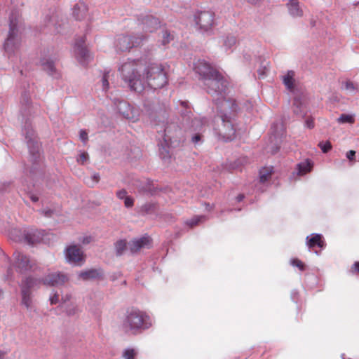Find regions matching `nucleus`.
I'll return each instance as SVG.
<instances>
[{
    "label": "nucleus",
    "mask_w": 359,
    "mask_h": 359,
    "mask_svg": "<svg viewBox=\"0 0 359 359\" xmlns=\"http://www.w3.org/2000/svg\"><path fill=\"white\" fill-rule=\"evenodd\" d=\"M118 70L130 89L137 93H142L146 86L161 88L168 81L164 67L158 63L146 65L142 60H128Z\"/></svg>",
    "instance_id": "obj_1"
},
{
    "label": "nucleus",
    "mask_w": 359,
    "mask_h": 359,
    "mask_svg": "<svg viewBox=\"0 0 359 359\" xmlns=\"http://www.w3.org/2000/svg\"><path fill=\"white\" fill-rule=\"evenodd\" d=\"M217 128L215 129L217 135L224 140H232L236 137V129L232 118L228 114L229 111H235L236 105L222 97L221 100L217 103Z\"/></svg>",
    "instance_id": "obj_2"
},
{
    "label": "nucleus",
    "mask_w": 359,
    "mask_h": 359,
    "mask_svg": "<svg viewBox=\"0 0 359 359\" xmlns=\"http://www.w3.org/2000/svg\"><path fill=\"white\" fill-rule=\"evenodd\" d=\"M151 320L144 312L137 309H128L122 320V329L126 333L136 334L151 326Z\"/></svg>",
    "instance_id": "obj_3"
},
{
    "label": "nucleus",
    "mask_w": 359,
    "mask_h": 359,
    "mask_svg": "<svg viewBox=\"0 0 359 359\" xmlns=\"http://www.w3.org/2000/svg\"><path fill=\"white\" fill-rule=\"evenodd\" d=\"M9 20V33L4 43V48L8 55L18 50L21 43V27L18 26L17 15L13 13Z\"/></svg>",
    "instance_id": "obj_4"
},
{
    "label": "nucleus",
    "mask_w": 359,
    "mask_h": 359,
    "mask_svg": "<svg viewBox=\"0 0 359 359\" xmlns=\"http://www.w3.org/2000/svg\"><path fill=\"white\" fill-rule=\"evenodd\" d=\"M203 81L209 94L222 95L227 87V81L224 76L217 71L214 74Z\"/></svg>",
    "instance_id": "obj_5"
},
{
    "label": "nucleus",
    "mask_w": 359,
    "mask_h": 359,
    "mask_svg": "<svg viewBox=\"0 0 359 359\" xmlns=\"http://www.w3.org/2000/svg\"><path fill=\"white\" fill-rule=\"evenodd\" d=\"M147 39V35L125 36L121 35L117 37L115 46L118 50L126 51L133 47L141 46Z\"/></svg>",
    "instance_id": "obj_6"
},
{
    "label": "nucleus",
    "mask_w": 359,
    "mask_h": 359,
    "mask_svg": "<svg viewBox=\"0 0 359 359\" xmlns=\"http://www.w3.org/2000/svg\"><path fill=\"white\" fill-rule=\"evenodd\" d=\"M86 37L80 36L75 41L73 48V54L76 60L82 65L89 63L93 56L85 45Z\"/></svg>",
    "instance_id": "obj_7"
},
{
    "label": "nucleus",
    "mask_w": 359,
    "mask_h": 359,
    "mask_svg": "<svg viewBox=\"0 0 359 359\" xmlns=\"http://www.w3.org/2000/svg\"><path fill=\"white\" fill-rule=\"evenodd\" d=\"M161 26V21L158 18L152 15H146L138 20L139 31H143L145 34L141 35H147V33H152L156 31ZM138 35V34H137Z\"/></svg>",
    "instance_id": "obj_8"
},
{
    "label": "nucleus",
    "mask_w": 359,
    "mask_h": 359,
    "mask_svg": "<svg viewBox=\"0 0 359 359\" xmlns=\"http://www.w3.org/2000/svg\"><path fill=\"white\" fill-rule=\"evenodd\" d=\"M118 112L126 119L135 122L139 120L140 116V110L139 108L132 106L128 102L121 100L117 104Z\"/></svg>",
    "instance_id": "obj_9"
},
{
    "label": "nucleus",
    "mask_w": 359,
    "mask_h": 359,
    "mask_svg": "<svg viewBox=\"0 0 359 359\" xmlns=\"http://www.w3.org/2000/svg\"><path fill=\"white\" fill-rule=\"evenodd\" d=\"M13 257L15 259L13 266L20 273L32 270L35 264L33 260L20 252H15Z\"/></svg>",
    "instance_id": "obj_10"
},
{
    "label": "nucleus",
    "mask_w": 359,
    "mask_h": 359,
    "mask_svg": "<svg viewBox=\"0 0 359 359\" xmlns=\"http://www.w3.org/2000/svg\"><path fill=\"white\" fill-rule=\"evenodd\" d=\"M214 15L211 11H198L194 14V21L200 29L207 31L213 24Z\"/></svg>",
    "instance_id": "obj_11"
},
{
    "label": "nucleus",
    "mask_w": 359,
    "mask_h": 359,
    "mask_svg": "<svg viewBox=\"0 0 359 359\" xmlns=\"http://www.w3.org/2000/svg\"><path fill=\"white\" fill-rule=\"evenodd\" d=\"M194 71L200 76V79L203 82L208 78L211 76V74H214L215 72H217V69L213 68L208 62L204 60H198L194 63Z\"/></svg>",
    "instance_id": "obj_12"
},
{
    "label": "nucleus",
    "mask_w": 359,
    "mask_h": 359,
    "mask_svg": "<svg viewBox=\"0 0 359 359\" xmlns=\"http://www.w3.org/2000/svg\"><path fill=\"white\" fill-rule=\"evenodd\" d=\"M44 231L42 230H31L25 231L23 236L19 238H12L15 241H25L29 245H34L43 241Z\"/></svg>",
    "instance_id": "obj_13"
},
{
    "label": "nucleus",
    "mask_w": 359,
    "mask_h": 359,
    "mask_svg": "<svg viewBox=\"0 0 359 359\" xmlns=\"http://www.w3.org/2000/svg\"><path fill=\"white\" fill-rule=\"evenodd\" d=\"M65 256L68 262L76 265H81L85 259L83 252L79 247L75 245L67 248Z\"/></svg>",
    "instance_id": "obj_14"
},
{
    "label": "nucleus",
    "mask_w": 359,
    "mask_h": 359,
    "mask_svg": "<svg viewBox=\"0 0 359 359\" xmlns=\"http://www.w3.org/2000/svg\"><path fill=\"white\" fill-rule=\"evenodd\" d=\"M181 134L179 126L174 123H168L165 127L161 136L163 137L166 145H168L173 140H175Z\"/></svg>",
    "instance_id": "obj_15"
},
{
    "label": "nucleus",
    "mask_w": 359,
    "mask_h": 359,
    "mask_svg": "<svg viewBox=\"0 0 359 359\" xmlns=\"http://www.w3.org/2000/svg\"><path fill=\"white\" fill-rule=\"evenodd\" d=\"M69 278L67 275L62 273H53L48 274L46 278L41 280L43 283L49 286H59L67 282Z\"/></svg>",
    "instance_id": "obj_16"
},
{
    "label": "nucleus",
    "mask_w": 359,
    "mask_h": 359,
    "mask_svg": "<svg viewBox=\"0 0 359 359\" xmlns=\"http://www.w3.org/2000/svg\"><path fill=\"white\" fill-rule=\"evenodd\" d=\"M289 15L293 18H302L304 15L303 6L298 0H289L286 4Z\"/></svg>",
    "instance_id": "obj_17"
},
{
    "label": "nucleus",
    "mask_w": 359,
    "mask_h": 359,
    "mask_svg": "<svg viewBox=\"0 0 359 359\" xmlns=\"http://www.w3.org/2000/svg\"><path fill=\"white\" fill-rule=\"evenodd\" d=\"M103 271L100 269H90L82 271L79 273V277L83 280H96L102 278Z\"/></svg>",
    "instance_id": "obj_18"
},
{
    "label": "nucleus",
    "mask_w": 359,
    "mask_h": 359,
    "mask_svg": "<svg viewBox=\"0 0 359 359\" xmlns=\"http://www.w3.org/2000/svg\"><path fill=\"white\" fill-rule=\"evenodd\" d=\"M149 243L150 238L147 236L134 239L129 243V250L132 253H136L142 248L149 246Z\"/></svg>",
    "instance_id": "obj_19"
},
{
    "label": "nucleus",
    "mask_w": 359,
    "mask_h": 359,
    "mask_svg": "<svg viewBox=\"0 0 359 359\" xmlns=\"http://www.w3.org/2000/svg\"><path fill=\"white\" fill-rule=\"evenodd\" d=\"M43 70H45L50 76L54 79H59L60 77V72L57 70L53 61L43 58L40 61Z\"/></svg>",
    "instance_id": "obj_20"
},
{
    "label": "nucleus",
    "mask_w": 359,
    "mask_h": 359,
    "mask_svg": "<svg viewBox=\"0 0 359 359\" xmlns=\"http://www.w3.org/2000/svg\"><path fill=\"white\" fill-rule=\"evenodd\" d=\"M88 8L83 1L76 4L73 8V15L79 20L84 19L88 14Z\"/></svg>",
    "instance_id": "obj_21"
},
{
    "label": "nucleus",
    "mask_w": 359,
    "mask_h": 359,
    "mask_svg": "<svg viewBox=\"0 0 359 359\" xmlns=\"http://www.w3.org/2000/svg\"><path fill=\"white\" fill-rule=\"evenodd\" d=\"M208 120L205 117L196 116L191 120L190 128L193 131H203L208 125Z\"/></svg>",
    "instance_id": "obj_22"
},
{
    "label": "nucleus",
    "mask_w": 359,
    "mask_h": 359,
    "mask_svg": "<svg viewBox=\"0 0 359 359\" xmlns=\"http://www.w3.org/2000/svg\"><path fill=\"white\" fill-rule=\"evenodd\" d=\"M294 72L290 70L286 74L283 76V83L287 90L293 91L295 88Z\"/></svg>",
    "instance_id": "obj_23"
},
{
    "label": "nucleus",
    "mask_w": 359,
    "mask_h": 359,
    "mask_svg": "<svg viewBox=\"0 0 359 359\" xmlns=\"http://www.w3.org/2000/svg\"><path fill=\"white\" fill-rule=\"evenodd\" d=\"M21 292V304L25 306L27 310H32L33 308L32 292H27L26 289L20 290Z\"/></svg>",
    "instance_id": "obj_24"
},
{
    "label": "nucleus",
    "mask_w": 359,
    "mask_h": 359,
    "mask_svg": "<svg viewBox=\"0 0 359 359\" xmlns=\"http://www.w3.org/2000/svg\"><path fill=\"white\" fill-rule=\"evenodd\" d=\"M40 282L41 280L39 279L27 277L22 281L20 285V290L25 288L27 292H32V289L36 286Z\"/></svg>",
    "instance_id": "obj_25"
},
{
    "label": "nucleus",
    "mask_w": 359,
    "mask_h": 359,
    "mask_svg": "<svg viewBox=\"0 0 359 359\" xmlns=\"http://www.w3.org/2000/svg\"><path fill=\"white\" fill-rule=\"evenodd\" d=\"M33 135H34V134L32 132H28L26 134V138L28 139L27 144H28V147H29L30 153L33 156H35L36 154H39V149H40V146L37 142H35L33 140V138H32Z\"/></svg>",
    "instance_id": "obj_26"
},
{
    "label": "nucleus",
    "mask_w": 359,
    "mask_h": 359,
    "mask_svg": "<svg viewBox=\"0 0 359 359\" xmlns=\"http://www.w3.org/2000/svg\"><path fill=\"white\" fill-rule=\"evenodd\" d=\"M306 240L307 245L309 248H313L316 245L320 248H323L324 246V242L322 240V236L320 234H312V237L309 238V237L308 236L306 238Z\"/></svg>",
    "instance_id": "obj_27"
},
{
    "label": "nucleus",
    "mask_w": 359,
    "mask_h": 359,
    "mask_svg": "<svg viewBox=\"0 0 359 359\" xmlns=\"http://www.w3.org/2000/svg\"><path fill=\"white\" fill-rule=\"evenodd\" d=\"M312 168L311 162L309 160L301 162L297 164V174L299 175H304L307 172H310Z\"/></svg>",
    "instance_id": "obj_28"
},
{
    "label": "nucleus",
    "mask_w": 359,
    "mask_h": 359,
    "mask_svg": "<svg viewBox=\"0 0 359 359\" xmlns=\"http://www.w3.org/2000/svg\"><path fill=\"white\" fill-rule=\"evenodd\" d=\"M293 111L296 114L302 115L304 114V103L299 97H295L293 102Z\"/></svg>",
    "instance_id": "obj_29"
},
{
    "label": "nucleus",
    "mask_w": 359,
    "mask_h": 359,
    "mask_svg": "<svg viewBox=\"0 0 359 359\" xmlns=\"http://www.w3.org/2000/svg\"><path fill=\"white\" fill-rule=\"evenodd\" d=\"M273 172L272 167L263 168L259 171V178L261 182H265L269 180Z\"/></svg>",
    "instance_id": "obj_30"
},
{
    "label": "nucleus",
    "mask_w": 359,
    "mask_h": 359,
    "mask_svg": "<svg viewBox=\"0 0 359 359\" xmlns=\"http://www.w3.org/2000/svg\"><path fill=\"white\" fill-rule=\"evenodd\" d=\"M81 312L78 305L74 302H70L65 306V313L67 316H74Z\"/></svg>",
    "instance_id": "obj_31"
},
{
    "label": "nucleus",
    "mask_w": 359,
    "mask_h": 359,
    "mask_svg": "<svg viewBox=\"0 0 359 359\" xmlns=\"http://www.w3.org/2000/svg\"><path fill=\"white\" fill-rule=\"evenodd\" d=\"M271 130L275 138L281 137L284 133V127L282 123L273 124Z\"/></svg>",
    "instance_id": "obj_32"
},
{
    "label": "nucleus",
    "mask_w": 359,
    "mask_h": 359,
    "mask_svg": "<svg viewBox=\"0 0 359 359\" xmlns=\"http://www.w3.org/2000/svg\"><path fill=\"white\" fill-rule=\"evenodd\" d=\"M116 254L117 256H121L126 250L127 243L126 240H119L114 244Z\"/></svg>",
    "instance_id": "obj_33"
},
{
    "label": "nucleus",
    "mask_w": 359,
    "mask_h": 359,
    "mask_svg": "<svg viewBox=\"0 0 359 359\" xmlns=\"http://www.w3.org/2000/svg\"><path fill=\"white\" fill-rule=\"evenodd\" d=\"M237 39L235 36L229 35L224 39V46L226 50L231 49L233 46L236 44Z\"/></svg>",
    "instance_id": "obj_34"
},
{
    "label": "nucleus",
    "mask_w": 359,
    "mask_h": 359,
    "mask_svg": "<svg viewBox=\"0 0 359 359\" xmlns=\"http://www.w3.org/2000/svg\"><path fill=\"white\" fill-rule=\"evenodd\" d=\"M337 121L339 123H353L355 119L353 115L343 114L337 118Z\"/></svg>",
    "instance_id": "obj_35"
},
{
    "label": "nucleus",
    "mask_w": 359,
    "mask_h": 359,
    "mask_svg": "<svg viewBox=\"0 0 359 359\" xmlns=\"http://www.w3.org/2000/svg\"><path fill=\"white\" fill-rule=\"evenodd\" d=\"M205 219V216H195L191 218L190 220L187 222V224L190 226H194L199 224L201 222H203Z\"/></svg>",
    "instance_id": "obj_36"
},
{
    "label": "nucleus",
    "mask_w": 359,
    "mask_h": 359,
    "mask_svg": "<svg viewBox=\"0 0 359 359\" xmlns=\"http://www.w3.org/2000/svg\"><path fill=\"white\" fill-rule=\"evenodd\" d=\"M137 353L133 348L126 349L123 353L124 359H134Z\"/></svg>",
    "instance_id": "obj_37"
},
{
    "label": "nucleus",
    "mask_w": 359,
    "mask_h": 359,
    "mask_svg": "<svg viewBox=\"0 0 359 359\" xmlns=\"http://www.w3.org/2000/svg\"><path fill=\"white\" fill-rule=\"evenodd\" d=\"M109 72H106L104 73V74L103 75V77L102 79V90L104 91H107L108 89H109Z\"/></svg>",
    "instance_id": "obj_38"
},
{
    "label": "nucleus",
    "mask_w": 359,
    "mask_h": 359,
    "mask_svg": "<svg viewBox=\"0 0 359 359\" xmlns=\"http://www.w3.org/2000/svg\"><path fill=\"white\" fill-rule=\"evenodd\" d=\"M173 39V36L170 34V33L168 30L163 31V39L162 43L163 45H166L170 43L171 40Z\"/></svg>",
    "instance_id": "obj_39"
},
{
    "label": "nucleus",
    "mask_w": 359,
    "mask_h": 359,
    "mask_svg": "<svg viewBox=\"0 0 359 359\" xmlns=\"http://www.w3.org/2000/svg\"><path fill=\"white\" fill-rule=\"evenodd\" d=\"M88 154L87 152H82L77 158V162L80 164H84L88 160Z\"/></svg>",
    "instance_id": "obj_40"
},
{
    "label": "nucleus",
    "mask_w": 359,
    "mask_h": 359,
    "mask_svg": "<svg viewBox=\"0 0 359 359\" xmlns=\"http://www.w3.org/2000/svg\"><path fill=\"white\" fill-rule=\"evenodd\" d=\"M318 145L323 153H327L332 148V145L330 142H320Z\"/></svg>",
    "instance_id": "obj_41"
},
{
    "label": "nucleus",
    "mask_w": 359,
    "mask_h": 359,
    "mask_svg": "<svg viewBox=\"0 0 359 359\" xmlns=\"http://www.w3.org/2000/svg\"><path fill=\"white\" fill-rule=\"evenodd\" d=\"M291 264L294 266L298 267L301 271H303L304 269V263L298 259H292Z\"/></svg>",
    "instance_id": "obj_42"
},
{
    "label": "nucleus",
    "mask_w": 359,
    "mask_h": 359,
    "mask_svg": "<svg viewBox=\"0 0 359 359\" xmlns=\"http://www.w3.org/2000/svg\"><path fill=\"white\" fill-rule=\"evenodd\" d=\"M93 241V238L91 236H83L79 238V241L83 245L89 244Z\"/></svg>",
    "instance_id": "obj_43"
},
{
    "label": "nucleus",
    "mask_w": 359,
    "mask_h": 359,
    "mask_svg": "<svg viewBox=\"0 0 359 359\" xmlns=\"http://www.w3.org/2000/svg\"><path fill=\"white\" fill-rule=\"evenodd\" d=\"M268 72V68L266 66L260 67L257 69V74L259 79H263Z\"/></svg>",
    "instance_id": "obj_44"
},
{
    "label": "nucleus",
    "mask_w": 359,
    "mask_h": 359,
    "mask_svg": "<svg viewBox=\"0 0 359 359\" xmlns=\"http://www.w3.org/2000/svg\"><path fill=\"white\" fill-rule=\"evenodd\" d=\"M181 105L186 109V112H182V116L184 117V118L189 119L190 116L189 114L191 113V111H187V107L188 104L186 102H181Z\"/></svg>",
    "instance_id": "obj_45"
},
{
    "label": "nucleus",
    "mask_w": 359,
    "mask_h": 359,
    "mask_svg": "<svg viewBox=\"0 0 359 359\" xmlns=\"http://www.w3.org/2000/svg\"><path fill=\"white\" fill-rule=\"evenodd\" d=\"M79 137H80V140L84 144H86V142L88 141V139L87 132L85 130H81L80 132H79Z\"/></svg>",
    "instance_id": "obj_46"
},
{
    "label": "nucleus",
    "mask_w": 359,
    "mask_h": 359,
    "mask_svg": "<svg viewBox=\"0 0 359 359\" xmlns=\"http://www.w3.org/2000/svg\"><path fill=\"white\" fill-rule=\"evenodd\" d=\"M124 205L126 208H131L134 205V200L132 197L130 196H127L125 199H124Z\"/></svg>",
    "instance_id": "obj_47"
},
{
    "label": "nucleus",
    "mask_w": 359,
    "mask_h": 359,
    "mask_svg": "<svg viewBox=\"0 0 359 359\" xmlns=\"http://www.w3.org/2000/svg\"><path fill=\"white\" fill-rule=\"evenodd\" d=\"M345 89L350 92H353L355 90V87L353 82L348 81L345 82Z\"/></svg>",
    "instance_id": "obj_48"
},
{
    "label": "nucleus",
    "mask_w": 359,
    "mask_h": 359,
    "mask_svg": "<svg viewBox=\"0 0 359 359\" xmlns=\"http://www.w3.org/2000/svg\"><path fill=\"white\" fill-rule=\"evenodd\" d=\"M116 196L121 200H124L127 196V191L125 189H121L116 192Z\"/></svg>",
    "instance_id": "obj_49"
},
{
    "label": "nucleus",
    "mask_w": 359,
    "mask_h": 359,
    "mask_svg": "<svg viewBox=\"0 0 359 359\" xmlns=\"http://www.w3.org/2000/svg\"><path fill=\"white\" fill-rule=\"evenodd\" d=\"M50 304H56L59 302V295L57 293H54L50 297Z\"/></svg>",
    "instance_id": "obj_50"
},
{
    "label": "nucleus",
    "mask_w": 359,
    "mask_h": 359,
    "mask_svg": "<svg viewBox=\"0 0 359 359\" xmlns=\"http://www.w3.org/2000/svg\"><path fill=\"white\" fill-rule=\"evenodd\" d=\"M154 208V205L151 203H147L142 206V210L145 212H149Z\"/></svg>",
    "instance_id": "obj_51"
},
{
    "label": "nucleus",
    "mask_w": 359,
    "mask_h": 359,
    "mask_svg": "<svg viewBox=\"0 0 359 359\" xmlns=\"http://www.w3.org/2000/svg\"><path fill=\"white\" fill-rule=\"evenodd\" d=\"M201 138L202 135L199 133H198L192 137L191 141L194 144H198L201 141Z\"/></svg>",
    "instance_id": "obj_52"
},
{
    "label": "nucleus",
    "mask_w": 359,
    "mask_h": 359,
    "mask_svg": "<svg viewBox=\"0 0 359 359\" xmlns=\"http://www.w3.org/2000/svg\"><path fill=\"white\" fill-rule=\"evenodd\" d=\"M72 297L71 294L67 293L64 294L61 298L62 304H65L72 299Z\"/></svg>",
    "instance_id": "obj_53"
},
{
    "label": "nucleus",
    "mask_w": 359,
    "mask_h": 359,
    "mask_svg": "<svg viewBox=\"0 0 359 359\" xmlns=\"http://www.w3.org/2000/svg\"><path fill=\"white\" fill-rule=\"evenodd\" d=\"M306 126L309 128H313L314 127V122L312 118H309L305 122Z\"/></svg>",
    "instance_id": "obj_54"
},
{
    "label": "nucleus",
    "mask_w": 359,
    "mask_h": 359,
    "mask_svg": "<svg viewBox=\"0 0 359 359\" xmlns=\"http://www.w3.org/2000/svg\"><path fill=\"white\" fill-rule=\"evenodd\" d=\"M355 151L353 150H350L346 153V157L350 161H352L355 156Z\"/></svg>",
    "instance_id": "obj_55"
},
{
    "label": "nucleus",
    "mask_w": 359,
    "mask_h": 359,
    "mask_svg": "<svg viewBox=\"0 0 359 359\" xmlns=\"http://www.w3.org/2000/svg\"><path fill=\"white\" fill-rule=\"evenodd\" d=\"M353 271H357L359 273V262H355L352 266Z\"/></svg>",
    "instance_id": "obj_56"
},
{
    "label": "nucleus",
    "mask_w": 359,
    "mask_h": 359,
    "mask_svg": "<svg viewBox=\"0 0 359 359\" xmlns=\"http://www.w3.org/2000/svg\"><path fill=\"white\" fill-rule=\"evenodd\" d=\"M92 178L95 183H97L100 180V175L98 173H94Z\"/></svg>",
    "instance_id": "obj_57"
},
{
    "label": "nucleus",
    "mask_w": 359,
    "mask_h": 359,
    "mask_svg": "<svg viewBox=\"0 0 359 359\" xmlns=\"http://www.w3.org/2000/svg\"><path fill=\"white\" fill-rule=\"evenodd\" d=\"M55 25V20L53 18H50L48 23L46 25L48 27Z\"/></svg>",
    "instance_id": "obj_58"
},
{
    "label": "nucleus",
    "mask_w": 359,
    "mask_h": 359,
    "mask_svg": "<svg viewBox=\"0 0 359 359\" xmlns=\"http://www.w3.org/2000/svg\"><path fill=\"white\" fill-rule=\"evenodd\" d=\"M163 150H164V151H165V154H164V152H163V151H161V155L162 156V158H168V157H170V155H169L168 151L165 148H163Z\"/></svg>",
    "instance_id": "obj_59"
},
{
    "label": "nucleus",
    "mask_w": 359,
    "mask_h": 359,
    "mask_svg": "<svg viewBox=\"0 0 359 359\" xmlns=\"http://www.w3.org/2000/svg\"><path fill=\"white\" fill-rule=\"evenodd\" d=\"M250 4H257L259 3L262 0H246Z\"/></svg>",
    "instance_id": "obj_60"
},
{
    "label": "nucleus",
    "mask_w": 359,
    "mask_h": 359,
    "mask_svg": "<svg viewBox=\"0 0 359 359\" xmlns=\"http://www.w3.org/2000/svg\"><path fill=\"white\" fill-rule=\"evenodd\" d=\"M30 198H31V200H32V201H34V202H36V201H38V200H39L38 197H37V196H34V195H32V196H30Z\"/></svg>",
    "instance_id": "obj_61"
},
{
    "label": "nucleus",
    "mask_w": 359,
    "mask_h": 359,
    "mask_svg": "<svg viewBox=\"0 0 359 359\" xmlns=\"http://www.w3.org/2000/svg\"><path fill=\"white\" fill-rule=\"evenodd\" d=\"M52 212H53V211H52V210H47V211L44 212V215H45L46 216L49 217V216H50V215H51Z\"/></svg>",
    "instance_id": "obj_62"
},
{
    "label": "nucleus",
    "mask_w": 359,
    "mask_h": 359,
    "mask_svg": "<svg viewBox=\"0 0 359 359\" xmlns=\"http://www.w3.org/2000/svg\"><path fill=\"white\" fill-rule=\"evenodd\" d=\"M22 102L23 103L25 102V104H28V102H29V99H28V97H23V100H22Z\"/></svg>",
    "instance_id": "obj_63"
},
{
    "label": "nucleus",
    "mask_w": 359,
    "mask_h": 359,
    "mask_svg": "<svg viewBox=\"0 0 359 359\" xmlns=\"http://www.w3.org/2000/svg\"><path fill=\"white\" fill-rule=\"evenodd\" d=\"M244 198L243 195H238L237 197L238 201H241Z\"/></svg>",
    "instance_id": "obj_64"
}]
</instances>
